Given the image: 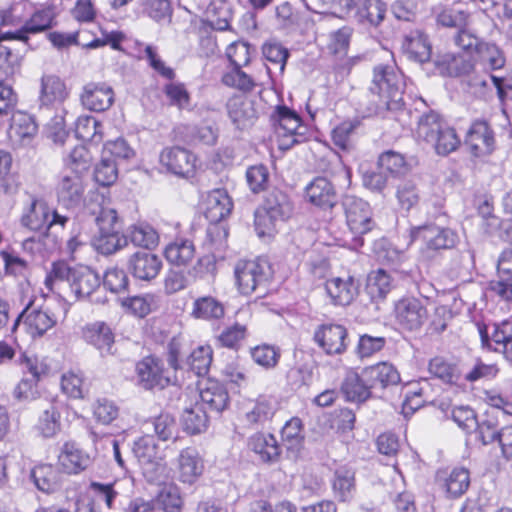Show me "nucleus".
<instances>
[{"mask_svg":"<svg viewBox=\"0 0 512 512\" xmlns=\"http://www.w3.org/2000/svg\"><path fill=\"white\" fill-rule=\"evenodd\" d=\"M83 195L82 175L70 172L64 174L57 187L58 200L67 207H73L81 203Z\"/></svg>","mask_w":512,"mask_h":512,"instance_id":"25","label":"nucleus"},{"mask_svg":"<svg viewBox=\"0 0 512 512\" xmlns=\"http://www.w3.org/2000/svg\"><path fill=\"white\" fill-rule=\"evenodd\" d=\"M118 178V169L115 160L103 156L94 169V179L101 186H110Z\"/></svg>","mask_w":512,"mask_h":512,"instance_id":"58","label":"nucleus"},{"mask_svg":"<svg viewBox=\"0 0 512 512\" xmlns=\"http://www.w3.org/2000/svg\"><path fill=\"white\" fill-rule=\"evenodd\" d=\"M479 62V69L490 68L497 70L504 67L506 59L502 50L495 44L483 42L476 53Z\"/></svg>","mask_w":512,"mask_h":512,"instance_id":"44","label":"nucleus"},{"mask_svg":"<svg viewBox=\"0 0 512 512\" xmlns=\"http://www.w3.org/2000/svg\"><path fill=\"white\" fill-rule=\"evenodd\" d=\"M342 207L347 226L356 237L364 235L374 228L375 222L368 202L354 195H345L342 199Z\"/></svg>","mask_w":512,"mask_h":512,"instance_id":"6","label":"nucleus"},{"mask_svg":"<svg viewBox=\"0 0 512 512\" xmlns=\"http://www.w3.org/2000/svg\"><path fill=\"white\" fill-rule=\"evenodd\" d=\"M83 339L93 345L102 356L113 354L114 334L103 322L87 325L82 332Z\"/></svg>","mask_w":512,"mask_h":512,"instance_id":"26","label":"nucleus"},{"mask_svg":"<svg viewBox=\"0 0 512 512\" xmlns=\"http://www.w3.org/2000/svg\"><path fill=\"white\" fill-rule=\"evenodd\" d=\"M276 412V403L271 398H259L246 412L245 419L251 425H264Z\"/></svg>","mask_w":512,"mask_h":512,"instance_id":"50","label":"nucleus"},{"mask_svg":"<svg viewBox=\"0 0 512 512\" xmlns=\"http://www.w3.org/2000/svg\"><path fill=\"white\" fill-rule=\"evenodd\" d=\"M68 97L65 83L56 75H43L40 84L39 102L41 106L60 104Z\"/></svg>","mask_w":512,"mask_h":512,"instance_id":"30","label":"nucleus"},{"mask_svg":"<svg viewBox=\"0 0 512 512\" xmlns=\"http://www.w3.org/2000/svg\"><path fill=\"white\" fill-rule=\"evenodd\" d=\"M82 105L95 112H103L114 102L113 89L105 83H88L80 95Z\"/></svg>","mask_w":512,"mask_h":512,"instance_id":"18","label":"nucleus"},{"mask_svg":"<svg viewBox=\"0 0 512 512\" xmlns=\"http://www.w3.org/2000/svg\"><path fill=\"white\" fill-rule=\"evenodd\" d=\"M468 86L471 93L479 97L485 96L487 90L494 86L497 89L499 98L503 99L504 79L487 72L482 73V69L468 77Z\"/></svg>","mask_w":512,"mask_h":512,"instance_id":"41","label":"nucleus"},{"mask_svg":"<svg viewBox=\"0 0 512 512\" xmlns=\"http://www.w3.org/2000/svg\"><path fill=\"white\" fill-rule=\"evenodd\" d=\"M54 20L53 8L42 7L35 10L19 29L3 33L0 40H18L27 44L30 34H38L51 29L54 26Z\"/></svg>","mask_w":512,"mask_h":512,"instance_id":"8","label":"nucleus"},{"mask_svg":"<svg viewBox=\"0 0 512 512\" xmlns=\"http://www.w3.org/2000/svg\"><path fill=\"white\" fill-rule=\"evenodd\" d=\"M24 319V324L29 334L33 337L43 336L49 329L56 325L54 314L43 309H31V303L17 316L14 321L12 331H15L20 321Z\"/></svg>","mask_w":512,"mask_h":512,"instance_id":"17","label":"nucleus"},{"mask_svg":"<svg viewBox=\"0 0 512 512\" xmlns=\"http://www.w3.org/2000/svg\"><path fill=\"white\" fill-rule=\"evenodd\" d=\"M378 168L391 176H398L407 170L404 157L394 151H386L379 156Z\"/></svg>","mask_w":512,"mask_h":512,"instance_id":"60","label":"nucleus"},{"mask_svg":"<svg viewBox=\"0 0 512 512\" xmlns=\"http://www.w3.org/2000/svg\"><path fill=\"white\" fill-rule=\"evenodd\" d=\"M341 390L346 399L353 402H364L371 395V386L363 374L360 376L354 371H349L346 374Z\"/></svg>","mask_w":512,"mask_h":512,"instance_id":"37","label":"nucleus"},{"mask_svg":"<svg viewBox=\"0 0 512 512\" xmlns=\"http://www.w3.org/2000/svg\"><path fill=\"white\" fill-rule=\"evenodd\" d=\"M251 357L255 363L265 369L274 368L280 358V350L274 346L263 344L251 350Z\"/></svg>","mask_w":512,"mask_h":512,"instance_id":"62","label":"nucleus"},{"mask_svg":"<svg viewBox=\"0 0 512 512\" xmlns=\"http://www.w3.org/2000/svg\"><path fill=\"white\" fill-rule=\"evenodd\" d=\"M437 480L446 492L452 497H458L466 492L470 484L469 472L465 468H454L449 473L439 471Z\"/></svg>","mask_w":512,"mask_h":512,"instance_id":"34","label":"nucleus"},{"mask_svg":"<svg viewBox=\"0 0 512 512\" xmlns=\"http://www.w3.org/2000/svg\"><path fill=\"white\" fill-rule=\"evenodd\" d=\"M83 214L98 226L99 235L94 240V246L101 254L110 255L127 246L128 238L118 227L117 212L104 205L102 195H93L85 204Z\"/></svg>","mask_w":512,"mask_h":512,"instance_id":"1","label":"nucleus"},{"mask_svg":"<svg viewBox=\"0 0 512 512\" xmlns=\"http://www.w3.org/2000/svg\"><path fill=\"white\" fill-rule=\"evenodd\" d=\"M497 271L499 280L490 283V289L502 299V295L496 289L498 284L512 288V249L504 250L498 260Z\"/></svg>","mask_w":512,"mask_h":512,"instance_id":"55","label":"nucleus"},{"mask_svg":"<svg viewBox=\"0 0 512 512\" xmlns=\"http://www.w3.org/2000/svg\"><path fill=\"white\" fill-rule=\"evenodd\" d=\"M177 474L180 482L192 485L202 475L204 462L196 448L181 450L177 458Z\"/></svg>","mask_w":512,"mask_h":512,"instance_id":"20","label":"nucleus"},{"mask_svg":"<svg viewBox=\"0 0 512 512\" xmlns=\"http://www.w3.org/2000/svg\"><path fill=\"white\" fill-rule=\"evenodd\" d=\"M435 64L441 75L449 77H469L479 71L476 56L469 53H446Z\"/></svg>","mask_w":512,"mask_h":512,"instance_id":"10","label":"nucleus"},{"mask_svg":"<svg viewBox=\"0 0 512 512\" xmlns=\"http://www.w3.org/2000/svg\"><path fill=\"white\" fill-rule=\"evenodd\" d=\"M363 376L372 388H386L390 385H397L400 382L398 370L390 363L380 362L366 367Z\"/></svg>","mask_w":512,"mask_h":512,"instance_id":"28","label":"nucleus"},{"mask_svg":"<svg viewBox=\"0 0 512 512\" xmlns=\"http://www.w3.org/2000/svg\"><path fill=\"white\" fill-rule=\"evenodd\" d=\"M46 287L61 293L66 287L77 299L89 297L99 286L98 274L87 266L69 267L65 262H55L45 279Z\"/></svg>","mask_w":512,"mask_h":512,"instance_id":"2","label":"nucleus"},{"mask_svg":"<svg viewBox=\"0 0 512 512\" xmlns=\"http://www.w3.org/2000/svg\"><path fill=\"white\" fill-rule=\"evenodd\" d=\"M157 502L161 512H181L183 500L180 489L174 484L164 486L158 493Z\"/></svg>","mask_w":512,"mask_h":512,"instance_id":"56","label":"nucleus"},{"mask_svg":"<svg viewBox=\"0 0 512 512\" xmlns=\"http://www.w3.org/2000/svg\"><path fill=\"white\" fill-rule=\"evenodd\" d=\"M223 304L212 296H204L196 299L193 303L192 315L198 319L212 320L224 316Z\"/></svg>","mask_w":512,"mask_h":512,"instance_id":"45","label":"nucleus"},{"mask_svg":"<svg viewBox=\"0 0 512 512\" xmlns=\"http://www.w3.org/2000/svg\"><path fill=\"white\" fill-rule=\"evenodd\" d=\"M429 144L438 155L447 156L459 147L460 139L456 131L446 124Z\"/></svg>","mask_w":512,"mask_h":512,"instance_id":"53","label":"nucleus"},{"mask_svg":"<svg viewBox=\"0 0 512 512\" xmlns=\"http://www.w3.org/2000/svg\"><path fill=\"white\" fill-rule=\"evenodd\" d=\"M430 390L427 380L411 385L406 393L405 405L414 410L420 408L424 403L430 401Z\"/></svg>","mask_w":512,"mask_h":512,"instance_id":"63","label":"nucleus"},{"mask_svg":"<svg viewBox=\"0 0 512 512\" xmlns=\"http://www.w3.org/2000/svg\"><path fill=\"white\" fill-rule=\"evenodd\" d=\"M226 107L229 118L238 129L252 125L257 117L253 103L244 96L231 97Z\"/></svg>","mask_w":512,"mask_h":512,"instance_id":"27","label":"nucleus"},{"mask_svg":"<svg viewBox=\"0 0 512 512\" xmlns=\"http://www.w3.org/2000/svg\"><path fill=\"white\" fill-rule=\"evenodd\" d=\"M139 384L145 389H163L169 383V378L163 375L160 361L154 357H146L136 366Z\"/></svg>","mask_w":512,"mask_h":512,"instance_id":"22","label":"nucleus"},{"mask_svg":"<svg viewBox=\"0 0 512 512\" xmlns=\"http://www.w3.org/2000/svg\"><path fill=\"white\" fill-rule=\"evenodd\" d=\"M347 336L344 326L327 323L315 330L313 339L327 355H341L347 349Z\"/></svg>","mask_w":512,"mask_h":512,"instance_id":"11","label":"nucleus"},{"mask_svg":"<svg viewBox=\"0 0 512 512\" xmlns=\"http://www.w3.org/2000/svg\"><path fill=\"white\" fill-rule=\"evenodd\" d=\"M159 304L158 296L147 293L128 297L122 301V306L131 314L143 318L152 310L156 309Z\"/></svg>","mask_w":512,"mask_h":512,"instance_id":"47","label":"nucleus"},{"mask_svg":"<svg viewBox=\"0 0 512 512\" xmlns=\"http://www.w3.org/2000/svg\"><path fill=\"white\" fill-rule=\"evenodd\" d=\"M465 143L475 156L490 154L494 148L493 132L485 121H475L467 132Z\"/></svg>","mask_w":512,"mask_h":512,"instance_id":"23","label":"nucleus"},{"mask_svg":"<svg viewBox=\"0 0 512 512\" xmlns=\"http://www.w3.org/2000/svg\"><path fill=\"white\" fill-rule=\"evenodd\" d=\"M101 124L92 116H81L75 124V133L83 141L99 142L102 139Z\"/></svg>","mask_w":512,"mask_h":512,"instance_id":"57","label":"nucleus"},{"mask_svg":"<svg viewBox=\"0 0 512 512\" xmlns=\"http://www.w3.org/2000/svg\"><path fill=\"white\" fill-rule=\"evenodd\" d=\"M212 362V349L210 346H199L185 359L183 368H188L198 376L205 375Z\"/></svg>","mask_w":512,"mask_h":512,"instance_id":"49","label":"nucleus"},{"mask_svg":"<svg viewBox=\"0 0 512 512\" xmlns=\"http://www.w3.org/2000/svg\"><path fill=\"white\" fill-rule=\"evenodd\" d=\"M306 199L321 209H332L338 202L334 185L325 177H316L305 188Z\"/></svg>","mask_w":512,"mask_h":512,"instance_id":"19","label":"nucleus"},{"mask_svg":"<svg viewBox=\"0 0 512 512\" xmlns=\"http://www.w3.org/2000/svg\"><path fill=\"white\" fill-rule=\"evenodd\" d=\"M238 290L243 295L265 292L271 277L269 264L264 260H241L234 268Z\"/></svg>","mask_w":512,"mask_h":512,"instance_id":"4","label":"nucleus"},{"mask_svg":"<svg viewBox=\"0 0 512 512\" xmlns=\"http://www.w3.org/2000/svg\"><path fill=\"white\" fill-rule=\"evenodd\" d=\"M446 124L437 112L429 111L418 120L417 137L429 144Z\"/></svg>","mask_w":512,"mask_h":512,"instance_id":"46","label":"nucleus"},{"mask_svg":"<svg viewBox=\"0 0 512 512\" xmlns=\"http://www.w3.org/2000/svg\"><path fill=\"white\" fill-rule=\"evenodd\" d=\"M397 324L404 330L417 331L428 319V311L420 299L404 297L394 306Z\"/></svg>","mask_w":512,"mask_h":512,"instance_id":"9","label":"nucleus"},{"mask_svg":"<svg viewBox=\"0 0 512 512\" xmlns=\"http://www.w3.org/2000/svg\"><path fill=\"white\" fill-rule=\"evenodd\" d=\"M59 466L67 474H78L87 469L92 459L74 442H66L58 455Z\"/></svg>","mask_w":512,"mask_h":512,"instance_id":"21","label":"nucleus"},{"mask_svg":"<svg viewBox=\"0 0 512 512\" xmlns=\"http://www.w3.org/2000/svg\"><path fill=\"white\" fill-rule=\"evenodd\" d=\"M181 421L185 431L190 434H198L206 429L208 418L203 407L195 404L183 411Z\"/></svg>","mask_w":512,"mask_h":512,"instance_id":"52","label":"nucleus"},{"mask_svg":"<svg viewBox=\"0 0 512 512\" xmlns=\"http://www.w3.org/2000/svg\"><path fill=\"white\" fill-rule=\"evenodd\" d=\"M410 238L411 242L421 239L427 252L452 249L459 241L454 230L434 224L411 228Z\"/></svg>","mask_w":512,"mask_h":512,"instance_id":"7","label":"nucleus"},{"mask_svg":"<svg viewBox=\"0 0 512 512\" xmlns=\"http://www.w3.org/2000/svg\"><path fill=\"white\" fill-rule=\"evenodd\" d=\"M164 256L175 266H187L195 257V245L188 239H176L165 247Z\"/></svg>","mask_w":512,"mask_h":512,"instance_id":"38","label":"nucleus"},{"mask_svg":"<svg viewBox=\"0 0 512 512\" xmlns=\"http://www.w3.org/2000/svg\"><path fill=\"white\" fill-rule=\"evenodd\" d=\"M30 477L38 490L45 493L55 492L60 485L58 471L51 464H40L35 466Z\"/></svg>","mask_w":512,"mask_h":512,"instance_id":"40","label":"nucleus"},{"mask_svg":"<svg viewBox=\"0 0 512 512\" xmlns=\"http://www.w3.org/2000/svg\"><path fill=\"white\" fill-rule=\"evenodd\" d=\"M247 448L262 464L273 465L281 459V446L272 433H253L247 439Z\"/></svg>","mask_w":512,"mask_h":512,"instance_id":"12","label":"nucleus"},{"mask_svg":"<svg viewBox=\"0 0 512 512\" xmlns=\"http://www.w3.org/2000/svg\"><path fill=\"white\" fill-rule=\"evenodd\" d=\"M37 131L38 127L30 115L17 112L12 116L8 134L14 143L29 145Z\"/></svg>","mask_w":512,"mask_h":512,"instance_id":"29","label":"nucleus"},{"mask_svg":"<svg viewBox=\"0 0 512 512\" xmlns=\"http://www.w3.org/2000/svg\"><path fill=\"white\" fill-rule=\"evenodd\" d=\"M70 173H78L82 175L89 168L91 156L89 151L83 145H77L69 153L65 159Z\"/></svg>","mask_w":512,"mask_h":512,"instance_id":"64","label":"nucleus"},{"mask_svg":"<svg viewBox=\"0 0 512 512\" xmlns=\"http://www.w3.org/2000/svg\"><path fill=\"white\" fill-rule=\"evenodd\" d=\"M358 286L352 276L333 277L326 281L325 289L333 304L346 306L357 296Z\"/></svg>","mask_w":512,"mask_h":512,"instance_id":"24","label":"nucleus"},{"mask_svg":"<svg viewBox=\"0 0 512 512\" xmlns=\"http://www.w3.org/2000/svg\"><path fill=\"white\" fill-rule=\"evenodd\" d=\"M233 208L228 193L223 189L211 191L206 199L205 216L211 222H219L227 217Z\"/></svg>","mask_w":512,"mask_h":512,"instance_id":"33","label":"nucleus"},{"mask_svg":"<svg viewBox=\"0 0 512 512\" xmlns=\"http://www.w3.org/2000/svg\"><path fill=\"white\" fill-rule=\"evenodd\" d=\"M281 439L287 452L297 457L304 446V431L301 419L293 417L281 430Z\"/></svg>","mask_w":512,"mask_h":512,"instance_id":"36","label":"nucleus"},{"mask_svg":"<svg viewBox=\"0 0 512 512\" xmlns=\"http://www.w3.org/2000/svg\"><path fill=\"white\" fill-rule=\"evenodd\" d=\"M479 334L483 347L503 353L504 357L512 363V319L495 324L491 336L485 327H479Z\"/></svg>","mask_w":512,"mask_h":512,"instance_id":"14","label":"nucleus"},{"mask_svg":"<svg viewBox=\"0 0 512 512\" xmlns=\"http://www.w3.org/2000/svg\"><path fill=\"white\" fill-rule=\"evenodd\" d=\"M50 207L41 199H32L30 206L23 213L21 223L32 231L41 230L49 221Z\"/></svg>","mask_w":512,"mask_h":512,"instance_id":"39","label":"nucleus"},{"mask_svg":"<svg viewBox=\"0 0 512 512\" xmlns=\"http://www.w3.org/2000/svg\"><path fill=\"white\" fill-rule=\"evenodd\" d=\"M133 453L143 465V473L150 482L159 480L165 468L162 464L155 463L157 447L151 436H143L134 442Z\"/></svg>","mask_w":512,"mask_h":512,"instance_id":"16","label":"nucleus"},{"mask_svg":"<svg viewBox=\"0 0 512 512\" xmlns=\"http://www.w3.org/2000/svg\"><path fill=\"white\" fill-rule=\"evenodd\" d=\"M200 399L210 410L222 412L229 403V395L225 386L217 380L208 379L200 388Z\"/></svg>","mask_w":512,"mask_h":512,"instance_id":"31","label":"nucleus"},{"mask_svg":"<svg viewBox=\"0 0 512 512\" xmlns=\"http://www.w3.org/2000/svg\"><path fill=\"white\" fill-rule=\"evenodd\" d=\"M127 269L137 280L149 282L160 273L162 260L154 253L140 250L128 257Z\"/></svg>","mask_w":512,"mask_h":512,"instance_id":"15","label":"nucleus"},{"mask_svg":"<svg viewBox=\"0 0 512 512\" xmlns=\"http://www.w3.org/2000/svg\"><path fill=\"white\" fill-rule=\"evenodd\" d=\"M405 82L402 73L393 65H377L369 88L374 98L375 112L396 111L403 105Z\"/></svg>","mask_w":512,"mask_h":512,"instance_id":"3","label":"nucleus"},{"mask_svg":"<svg viewBox=\"0 0 512 512\" xmlns=\"http://www.w3.org/2000/svg\"><path fill=\"white\" fill-rule=\"evenodd\" d=\"M222 82L228 87L238 89L243 92H250L256 86V82L252 76L241 70L240 67L232 68L224 73Z\"/></svg>","mask_w":512,"mask_h":512,"instance_id":"59","label":"nucleus"},{"mask_svg":"<svg viewBox=\"0 0 512 512\" xmlns=\"http://www.w3.org/2000/svg\"><path fill=\"white\" fill-rule=\"evenodd\" d=\"M293 206L288 196L281 191H272L265 199L262 210L255 213V227L259 236H264L270 226L278 220L288 218Z\"/></svg>","mask_w":512,"mask_h":512,"instance_id":"5","label":"nucleus"},{"mask_svg":"<svg viewBox=\"0 0 512 512\" xmlns=\"http://www.w3.org/2000/svg\"><path fill=\"white\" fill-rule=\"evenodd\" d=\"M428 370L432 376L447 384H455L460 379L458 367L443 357L437 356L432 358L429 362Z\"/></svg>","mask_w":512,"mask_h":512,"instance_id":"51","label":"nucleus"},{"mask_svg":"<svg viewBox=\"0 0 512 512\" xmlns=\"http://www.w3.org/2000/svg\"><path fill=\"white\" fill-rule=\"evenodd\" d=\"M404 48L409 57L417 62L423 63L430 59L431 46L426 35L419 30L406 36Z\"/></svg>","mask_w":512,"mask_h":512,"instance_id":"42","label":"nucleus"},{"mask_svg":"<svg viewBox=\"0 0 512 512\" xmlns=\"http://www.w3.org/2000/svg\"><path fill=\"white\" fill-rule=\"evenodd\" d=\"M387 5L382 0H359L355 12L358 23L377 27L385 19Z\"/></svg>","mask_w":512,"mask_h":512,"instance_id":"32","label":"nucleus"},{"mask_svg":"<svg viewBox=\"0 0 512 512\" xmlns=\"http://www.w3.org/2000/svg\"><path fill=\"white\" fill-rule=\"evenodd\" d=\"M277 115L279 135L290 136L292 138L291 145L300 142L298 137H302L306 129L305 126L302 125L300 117L285 106H279L277 108Z\"/></svg>","mask_w":512,"mask_h":512,"instance_id":"35","label":"nucleus"},{"mask_svg":"<svg viewBox=\"0 0 512 512\" xmlns=\"http://www.w3.org/2000/svg\"><path fill=\"white\" fill-rule=\"evenodd\" d=\"M160 163L169 172L184 178L193 176L196 169L195 155L179 146L163 149L160 154Z\"/></svg>","mask_w":512,"mask_h":512,"instance_id":"13","label":"nucleus"},{"mask_svg":"<svg viewBox=\"0 0 512 512\" xmlns=\"http://www.w3.org/2000/svg\"><path fill=\"white\" fill-rule=\"evenodd\" d=\"M37 428L44 437H52L60 430V415L54 405L40 415Z\"/></svg>","mask_w":512,"mask_h":512,"instance_id":"61","label":"nucleus"},{"mask_svg":"<svg viewBox=\"0 0 512 512\" xmlns=\"http://www.w3.org/2000/svg\"><path fill=\"white\" fill-rule=\"evenodd\" d=\"M360 122L344 121L331 131V138L336 147L343 151H349L354 147L353 135Z\"/></svg>","mask_w":512,"mask_h":512,"instance_id":"54","label":"nucleus"},{"mask_svg":"<svg viewBox=\"0 0 512 512\" xmlns=\"http://www.w3.org/2000/svg\"><path fill=\"white\" fill-rule=\"evenodd\" d=\"M127 238L138 247L153 249L159 243L158 232L149 224L132 225L128 229Z\"/></svg>","mask_w":512,"mask_h":512,"instance_id":"48","label":"nucleus"},{"mask_svg":"<svg viewBox=\"0 0 512 512\" xmlns=\"http://www.w3.org/2000/svg\"><path fill=\"white\" fill-rule=\"evenodd\" d=\"M393 287L392 276L383 269L373 271L368 276L366 290L374 301L383 300Z\"/></svg>","mask_w":512,"mask_h":512,"instance_id":"43","label":"nucleus"}]
</instances>
